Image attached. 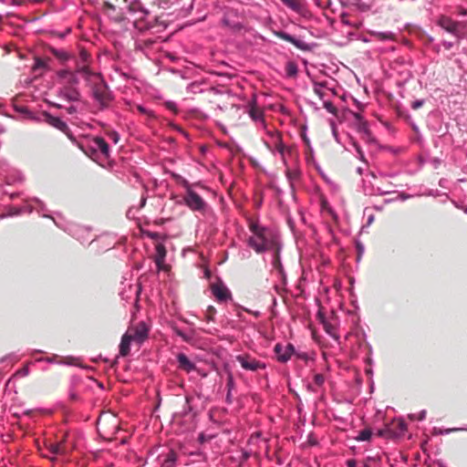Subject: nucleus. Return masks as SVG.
I'll list each match as a JSON object with an SVG mask.
<instances>
[{
    "instance_id": "nucleus-37",
    "label": "nucleus",
    "mask_w": 467,
    "mask_h": 467,
    "mask_svg": "<svg viewBox=\"0 0 467 467\" xmlns=\"http://www.w3.org/2000/svg\"><path fill=\"white\" fill-rule=\"evenodd\" d=\"M313 379H314V383L318 387L323 386V384L325 382V378L322 374H315Z\"/></svg>"
},
{
    "instance_id": "nucleus-53",
    "label": "nucleus",
    "mask_w": 467,
    "mask_h": 467,
    "mask_svg": "<svg viewBox=\"0 0 467 467\" xmlns=\"http://www.w3.org/2000/svg\"><path fill=\"white\" fill-rule=\"evenodd\" d=\"M355 103L357 104L358 109L361 110L363 109L364 106L361 103H359L357 99H355Z\"/></svg>"
},
{
    "instance_id": "nucleus-11",
    "label": "nucleus",
    "mask_w": 467,
    "mask_h": 467,
    "mask_svg": "<svg viewBox=\"0 0 467 467\" xmlns=\"http://www.w3.org/2000/svg\"><path fill=\"white\" fill-rule=\"evenodd\" d=\"M236 360L240 363L241 367L245 370L256 371L258 369H265V364L260 360L253 358L249 356L239 355Z\"/></svg>"
},
{
    "instance_id": "nucleus-48",
    "label": "nucleus",
    "mask_w": 467,
    "mask_h": 467,
    "mask_svg": "<svg viewBox=\"0 0 467 467\" xmlns=\"http://www.w3.org/2000/svg\"><path fill=\"white\" fill-rule=\"evenodd\" d=\"M357 247H358V253H359L358 259L359 260V258H360V256H361V254L363 253V246L358 243V244H357Z\"/></svg>"
},
{
    "instance_id": "nucleus-2",
    "label": "nucleus",
    "mask_w": 467,
    "mask_h": 467,
    "mask_svg": "<svg viewBox=\"0 0 467 467\" xmlns=\"http://www.w3.org/2000/svg\"><path fill=\"white\" fill-rule=\"evenodd\" d=\"M249 230L252 235L247 240V244L257 254L266 251L278 252L281 248L279 235L271 228L263 226L257 222L249 223Z\"/></svg>"
},
{
    "instance_id": "nucleus-18",
    "label": "nucleus",
    "mask_w": 467,
    "mask_h": 467,
    "mask_svg": "<svg viewBox=\"0 0 467 467\" xmlns=\"http://www.w3.org/2000/svg\"><path fill=\"white\" fill-rule=\"evenodd\" d=\"M314 92L318 96L321 100H327L329 94H335L332 88L327 87L325 82H315Z\"/></svg>"
},
{
    "instance_id": "nucleus-55",
    "label": "nucleus",
    "mask_w": 467,
    "mask_h": 467,
    "mask_svg": "<svg viewBox=\"0 0 467 467\" xmlns=\"http://www.w3.org/2000/svg\"><path fill=\"white\" fill-rule=\"evenodd\" d=\"M400 429H401L402 431L406 429V425H405V423H404V422H402V421H401V422L400 423Z\"/></svg>"
},
{
    "instance_id": "nucleus-12",
    "label": "nucleus",
    "mask_w": 467,
    "mask_h": 467,
    "mask_svg": "<svg viewBox=\"0 0 467 467\" xmlns=\"http://www.w3.org/2000/svg\"><path fill=\"white\" fill-rule=\"evenodd\" d=\"M213 295L220 303H225L232 300V293L229 288L222 282L213 284L211 285Z\"/></svg>"
},
{
    "instance_id": "nucleus-22",
    "label": "nucleus",
    "mask_w": 467,
    "mask_h": 467,
    "mask_svg": "<svg viewBox=\"0 0 467 467\" xmlns=\"http://www.w3.org/2000/svg\"><path fill=\"white\" fill-rule=\"evenodd\" d=\"M285 167H286V170H285L286 178H287L291 187H293L294 183L296 182L299 181V179H300V176H301L300 170L296 167L288 168L287 165Z\"/></svg>"
},
{
    "instance_id": "nucleus-3",
    "label": "nucleus",
    "mask_w": 467,
    "mask_h": 467,
    "mask_svg": "<svg viewBox=\"0 0 467 467\" xmlns=\"http://www.w3.org/2000/svg\"><path fill=\"white\" fill-rule=\"evenodd\" d=\"M265 136L263 138L265 147L274 154L278 155L285 166H286V153L290 151L283 140L282 136L276 130H265Z\"/></svg>"
},
{
    "instance_id": "nucleus-7",
    "label": "nucleus",
    "mask_w": 467,
    "mask_h": 467,
    "mask_svg": "<svg viewBox=\"0 0 467 467\" xmlns=\"http://www.w3.org/2000/svg\"><path fill=\"white\" fill-rule=\"evenodd\" d=\"M246 112L258 128L266 130L264 110L257 106L256 97L254 95L252 99L247 103Z\"/></svg>"
},
{
    "instance_id": "nucleus-50",
    "label": "nucleus",
    "mask_w": 467,
    "mask_h": 467,
    "mask_svg": "<svg viewBox=\"0 0 467 467\" xmlns=\"http://www.w3.org/2000/svg\"><path fill=\"white\" fill-rule=\"evenodd\" d=\"M147 198L145 196H142L140 202V208H142L146 203Z\"/></svg>"
},
{
    "instance_id": "nucleus-46",
    "label": "nucleus",
    "mask_w": 467,
    "mask_h": 467,
    "mask_svg": "<svg viewBox=\"0 0 467 467\" xmlns=\"http://www.w3.org/2000/svg\"><path fill=\"white\" fill-rule=\"evenodd\" d=\"M348 467H357V462L354 459H350L347 461Z\"/></svg>"
},
{
    "instance_id": "nucleus-10",
    "label": "nucleus",
    "mask_w": 467,
    "mask_h": 467,
    "mask_svg": "<svg viewBox=\"0 0 467 467\" xmlns=\"http://www.w3.org/2000/svg\"><path fill=\"white\" fill-rule=\"evenodd\" d=\"M130 14L136 15L137 19L143 20L150 15V11L144 6L140 0H124Z\"/></svg>"
},
{
    "instance_id": "nucleus-62",
    "label": "nucleus",
    "mask_w": 467,
    "mask_h": 467,
    "mask_svg": "<svg viewBox=\"0 0 467 467\" xmlns=\"http://www.w3.org/2000/svg\"><path fill=\"white\" fill-rule=\"evenodd\" d=\"M463 430H464V431H467V428H464Z\"/></svg>"
},
{
    "instance_id": "nucleus-14",
    "label": "nucleus",
    "mask_w": 467,
    "mask_h": 467,
    "mask_svg": "<svg viewBox=\"0 0 467 467\" xmlns=\"http://www.w3.org/2000/svg\"><path fill=\"white\" fill-rule=\"evenodd\" d=\"M437 23H438V25L441 28H443L447 32H449V33H451V34H452L454 36H458V34H459V27H460V23L459 22L454 21L450 16H441L439 17Z\"/></svg>"
},
{
    "instance_id": "nucleus-29",
    "label": "nucleus",
    "mask_w": 467,
    "mask_h": 467,
    "mask_svg": "<svg viewBox=\"0 0 467 467\" xmlns=\"http://www.w3.org/2000/svg\"><path fill=\"white\" fill-rule=\"evenodd\" d=\"M284 5L288 6L294 11H299L301 9V0H281Z\"/></svg>"
},
{
    "instance_id": "nucleus-47",
    "label": "nucleus",
    "mask_w": 467,
    "mask_h": 467,
    "mask_svg": "<svg viewBox=\"0 0 467 467\" xmlns=\"http://www.w3.org/2000/svg\"><path fill=\"white\" fill-rule=\"evenodd\" d=\"M110 138L111 140L114 141V143H117L118 140H119V135L118 133L116 132H113L111 135H110Z\"/></svg>"
},
{
    "instance_id": "nucleus-32",
    "label": "nucleus",
    "mask_w": 467,
    "mask_h": 467,
    "mask_svg": "<svg viewBox=\"0 0 467 467\" xmlns=\"http://www.w3.org/2000/svg\"><path fill=\"white\" fill-rule=\"evenodd\" d=\"M323 107L331 114L333 115H337V108L334 106V104L327 99V100H324L323 101Z\"/></svg>"
},
{
    "instance_id": "nucleus-13",
    "label": "nucleus",
    "mask_w": 467,
    "mask_h": 467,
    "mask_svg": "<svg viewBox=\"0 0 467 467\" xmlns=\"http://www.w3.org/2000/svg\"><path fill=\"white\" fill-rule=\"evenodd\" d=\"M295 352V348L292 344H287L286 346H282L281 344H276L275 346V353L278 361L282 363L287 362L293 353Z\"/></svg>"
},
{
    "instance_id": "nucleus-45",
    "label": "nucleus",
    "mask_w": 467,
    "mask_h": 467,
    "mask_svg": "<svg viewBox=\"0 0 467 467\" xmlns=\"http://www.w3.org/2000/svg\"><path fill=\"white\" fill-rule=\"evenodd\" d=\"M458 13L460 16H467V8H464L462 6L458 7Z\"/></svg>"
},
{
    "instance_id": "nucleus-15",
    "label": "nucleus",
    "mask_w": 467,
    "mask_h": 467,
    "mask_svg": "<svg viewBox=\"0 0 467 467\" xmlns=\"http://www.w3.org/2000/svg\"><path fill=\"white\" fill-rule=\"evenodd\" d=\"M90 149L95 153H100L104 157H109V148L106 140L101 137H95L90 141Z\"/></svg>"
},
{
    "instance_id": "nucleus-60",
    "label": "nucleus",
    "mask_w": 467,
    "mask_h": 467,
    "mask_svg": "<svg viewBox=\"0 0 467 467\" xmlns=\"http://www.w3.org/2000/svg\"><path fill=\"white\" fill-rule=\"evenodd\" d=\"M5 214L0 215V218H5Z\"/></svg>"
},
{
    "instance_id": "nucleus-54",
    "label": "nucleus",
    "mask_w": 467,
    "mask_h": 467,
    "mask_svg": "<svg viewBox=\"0 0 467 467\" xmlns=\"http://www.w3.org/2000/svg\"><path fill=\"white\" fill-rule=\"evenodd\" d=\"M357 172L361 175L363 173V169L361 167L357 168Z\"/></svg>"
},
{
    "instance_id": "nucleus-23",
    "label": "nucleus",
    "mask_w": 467,
    "mask_h": 467,
    "mask_svg": "<svg viewBox=\"0 0 467 467\" xmlns=\"http://www.w3.org/2000/svg\"><path fill=\"white\" fill-rule=\"evenodd\" d=\"M51 54L61 62H66L69 59L70 55L68 52L62 48L50 47Z\"/></svg>"
},
{
    "instance_id": "nucleus-6",
    "label": "nucleus",
    "mask_w": 467,
    "mask_h": 467,
    "mask_svg": "<svg viewBox=\"0 0 467 467\" xmlns=\"http://www.w3.org/2000/svg\"><path fill=\"white\" fill-rule=\"evenodd\" d=\"M183 202L190 210L194 212L204 211L206 207L204 200L191 188L188 182H186V193L183 196Z\"/></svg>"
},
{
    "instance_id": "nucleus-1",
    "label": "nucleus",
    "mask_w": 467,
    "mask_h": 467,
    "mask_svg": "<svg viewBox=\"0 0 467 467\" xmlns=\"http://www.w3.org/2000/svg\"><path fill=\"white\" fill-rule=\"evenodd\" d=\"M57 75L58 84L57 96L67 101L79 100L78 76H81L86 80H88L91 76H95L87 66H78L76 71L59 70Z\"/></svg>"
},
{
    "instance_id": "nucleus-26",
    "label": "nucleus",
    "mask_w": 467,
    "mask_h": 467,
    "mask_svg": "<svg viewBox=\"0 0 467 467\" xmlns=\"http://www.w3.org/2000/svg\"><path fill=\"white\" fill-rule=\"evenodd\" d=\"M392 192V184L389 182L388 185H376L373 189L372 194L386 195L391 193Z\"/></svg>"
},
{
    "instance_id": "nucleus-56",
    "label": "nucleus",
    "mask_w": 467,
    "mask_h": 467,
    "mask_svg": "<svg viewBox=\"0 0 467 467\" xmlns=\"http://www.w3.org/2000/svg\"><path fill=\"white\" fill-rule=\"evenodd\" d=\"M167 105H168V107H169L170 109H171V108H173V107L175 106V104H174L173 102H168V104H167Z\"/></svg>"
},
{
    "instance_id": "nucleus-24",
    "label": "nucleus",
    "mask_w": 467,
    "mask_h": 467,
    "mask_svg": "<svg viewBox=\"0 0 467 467\" xmlns=\"http://www.w3.org/2000/svg\"><path fill=\"white\" fill-rule=\"evenodd\" d=\"M47 450L50 455L45 454V456L50 458L51 460L54 459V456L64 453V448L60 443H50L47 446Z\"/></svg>"
},
{
    "instance_id": "nucleus-17",
    "label": "nucleus",
    "mask_w": 467,
    "mask_h": 467,
    "mask_svg": "<svg viewBox=\"0 0 467 467\" xmlns=\"http://www.w3.org/2000/svg\"><path fill=\"white\" fill-rule=\"evenodd\" d=\"M45 120L51 125L52 127L67 133L68 126L67 124L62 120L59 117L52 116L48 113H45Z\"/></svg>"
},
{
    "instance_id": "nucleus-36",
    "label": "nucleus",
    "mask_w": 467,
    "mask_h": 467,
    "mask_svg": "<svg viewBox=\"0 0 467 467\" xmlns=\"http://www.w3.org/2000/svg\"><path fill=\"white\" fill-rule=\"evenodd\" d=\"M353 147L355 148L357 153H358V157L360 161L366 162V160H365V155L360 148V146L357 143V142H353Z\"/></svg>"
},
{
    "instance_id": "nucleus-20",
    "label": "nucleus",
    "mask_w": 467,
    "mask_h": 467,
    "mask_svg": "<svg viewBox=\"0 0 467 467\" xmlns=\"http://www.w3.org/2000/svg\"><path fill=\"white\" fill-rule=\"evenodd\" d=\"M155 252H156L155 258H154L155 264L157 265L158 270H161V269H163L162 265L164 264V260L166 257V248H165L164 244H158L155 247Z\"/></svg>"
},
{
    "instance_id": "nucleus-4",
    "label": "nucleus",
    "mask_w": 467,
    "mask_h": 467,
    "mask_svg": "<svg viewBox=\"0 0 467 467\" xmlns=\"http://www.w3.org/2000/svg\"><path fill=\"white\" fill-rule=\"evenodd\" d=\"M92 97L99 104L100 109H107L112 100V95L103 80H99L92 87Z\"/></svg>"
},
{
    "instance_id": "nucleus-40",
    "label": "nucleus",
    "mask_w": 467,
    "mask_h": 467,
    "mask_svg": "<svg viewBox=\"0 0 467 467\" xmlns=\"http://www.w3.org/2000/svg\"><path fill=\"white\" fill-rule=\"evenodd\" d=\"M252 454H253L252 450L243 449L242 450V459H243V461L248 460L251 457Z\"/></svg>"
},
{
    "instance_id": "nucleus-31",
    "label": "nucleus",
    "mask_w": 467,
    "mask_h": 467,
    "mask_svg": "<svg viewBox=\"0 0 467 467\" xmlns=\"http://www.w3.org/2000/svg\"><path fill=\"white\" fill-rule=\"evenodd\" d=\"M88 58H89V54L88 53V51H86L85 49H81L79 51L78 67V66H87L88 67V66L87 65Z\"/></svg>"
},
{
    "instance_id": "nucleus-19",
    "label": "nucleus",
    "mask_w": 467,
    "mask_h": 467,
    "mask_svg": "<svg viewBox=\"0 0 467 467\" xmlns=\"http://www.w3.org/2000/svg\"><path fill=\"white\" fill-rule=\"evenodd\" d=\"M177 360L179 362V368L188 373L196 369L195 364L190 360L184 353H179L177 355Z\"/></svg>"
},
{
    "instance_id": "nucleus-5",
    "label": "nucleus",
    "mask_w": 467,
    "mask_h": 467,
    "mask_svg": "<svg viewBox=\"0 0 467 467\" xmlns=\"http://www.w3.org/2000/svg\"><path fill=\"white\" fill-rule=\"evenodd\" d=\"M352 118V124L358 132L362 134V139L368 142H373L374 139L368 128V121L364 119L360 112L348 111Z\"/></svg>"
},
{
    "instance_id": "nucleus-44",
    "label": "nucleus",
    "mask_w": 467,
    "mask_h": 467,
    "mask_svg": "<svg viewBox=\"0 0 467 467\" xmlns=\"http://www.w3.org/2000/svg\"><path fill=\"white\" fill-rule=\"evenodd\" d=\"M44 66H45V62L43 60H41L40 58H36L35 60V66H34L35 68L42 67Z\"/></svg>"
},
{
    "instance_id": "nucleus-57",
    "label": "nucleus",
    "mask_w": 467,
    "mask_h": 467,
    "mask_svg": "<svg viewBox=\"0 0 467 467\" xmlns=\"http://www.w3.org/2000/svg\"><path fill=\"white\" fill-rule=\"evenodd\" d=\"M372 221H373V216H370V217L368 218V223H370Z\"/></svg>"
},
{
    "instance_id": "nucleus-52",
    "label": "nucleus",
    "mask_w": 467,
    "mask_h": 467,
    "mask_svg": "<svg viewBox=\"0 0 467 467\" xmlns=\"http://www.w3.org/2000/svg\"><path fill=\"white\" fill-rule=\"evenodd\" d=\"M67 111H68V113L76 112V108H75L74 106H70V107L67 109Z\"/></svg>"
},
{
    "instance_id": "nucleus-58",
    "label": "nucleus",
    "mask_w": 467,
    "mask_h": 467,
    "mask_svg": "<svg viewBox=\"0 0 467 467\" xmlns=\"http://www.w3.org/2000/svg\"><path fill=\"white\" fill-rule=\"evenodd\" d=\"M381 179H385L386 178V175H381L380 176Z\"/></svg>"
},
{
    "instance_id": "nucleus-34",
    "label": "nucleus",
    "mask_w": 467,
    "mask_h": 467,
    "mask_svg": "<svg viewBox=\"0 0 467 467\" xmlns=\"http://www.w3.org/2000/svg\"><path fill=\"white\" fill-rule=\"evenodd\" d=\"M226 386L228 389L227 398H229L231 395V391L234 387V376H233L232 372L228 373Z\"/></svg>"
},
{
    "instance_id": "nucleus-28",
    "label": "nucleus",
    "mask_w": 467,
    "mask_h": 467,
    "mask_svg": "<svg viewBox=\"0 0 467 467\" xmlns=\"http://www.w3.org/2000/svg\"><path fill=\"white\" fill-rule=\"evenodd\" d=\"M74 234L77 236L78 240H80L81 243L89 242L90 238H84V234H89V231L87 228L84 227H78L75 229ZM94 240H91L90 243H92Z\"/></svg>"
},
{
    "instance_id": "nucleus-25",
    "label": "nucleus",
    "mask_w": 467,
    "mask_h": 467,
    "mask_svg": "<svg viewBox=\"0 0 467 467\" xmlns=\"http://www.w3.org/2000/svg\"><path fill=\"white\" fill-rule=\"evenodd\" d=\"M285 70L287 78H295L298 72L297 64L295 61H288L285 65Z\"/></svg>"
},
{
    "instance_id": "nucleus-51",
    "label": "nucleus",
    "mask_w": 467,
    "mask_h": 467,
    "mask_svg": "<svg viewBox=\"0 0 467 467\" xmlns=\"http://www.w3.org/2000/svg\"><path fill=\"white\" fill-rule=\"evenodd\" d=\"M443 46L446 49H450L452 47V43L451 42H443Z\"/></svg>"
},
{
    "instance_id": "nucleus-41",
    "label": "nucleus",
    "mask_w": 467,
    "mask_h": 467,
    "mask_svg": "<svg viewBox=\"0 0 467 467\" xmlns=\"http://www.w3.org/2000/svg\"><path fill=\"white\" fill-rule=\"evenodd\" d=\"M424 104V100L423 99H417L415 101L412 102L411 104V108L413 109H418L419 108H420L422 105Z\"/></svg>"
},
{
    "instance_id": "nucleus-39",
    "label": "nucleus",
    "mask_w": 467,
    "mask_h": 467,
    "mask_svg": "<svg viewBox=\"0 0 467 467\" xmlns=\"http://www.w3.org/2000/svg\"><path fill=\"white\" fill-rule=\"evenodd\" d=\"M260 438H261V432H260V431H257V432L254 433V434L250 437V439H249V441H248V443H249V444H253V443H254L255 441H257Z\"/></svg>"
},
{
    "instance_id": "nucleus-35",
    "label": "nucleus",
    "mask_w": 467,
    "mask_h": 467,
    "mask_svg": "<svg viewBox=\"0 0 467 467\" xmlns=\"http://www.w3.org/2000/svg\"><path fill=\"white\" fill-rule=\"evenodd\" d=\"M329 125H330L332 135H333L334 139L336 140V141L337 143H340L338 133H337V125H336L335 120L334 119H330L329 120Z\"/></svg>"
},
{
    "instance_id": "nucleus-43",
    "label": "nucleus",
    "mask_w": 467,
    "mask_h": 467,
    "mask_svg": "<svg viewBox=\"0 0 467 467\" xmlns=\"http://www.w3.org/2000/svg\"><path fill=\"white\" fill-rule=\"evenodd\" d=\"M28 373H29V369L27 367H25L17 371V374L20 375L21 377H26L28 375Z\"/></svg>"
},
{
    "instance_id": "nucleus-27",
    "label": "nucleus",
    "mask_w": 467,
    "mask_h": 467,
    "mask_svg": "<svg viewBox=\"0 0 467 467\" xmlns=\"http://www.w3.org/2000/svg\"><path fill=\"white\" fill-rule=\"evenodd\" d=\"M176 462L175 452L171 451L165 455V459L161 462V467H174Z\"/></svg>"
},
{
    "instance_id": "nucleus-61",
    "label": "nucleus",
    "mask_w": 467,
    "mask_h": 467,
    "mask_svg": "<svg viewBox=\"0 0 467 467\" xmlns=\"http://www.w3.org/2000/svg\"><path fill=\"white\" fill-rule=\"evenodd\" d=\"M362 467H369L368 464H363Z\"/></svg>"
},
{
    "instance_id": "nucleus-16",
    "label": "nucleus",
    "mask_w": 467,
    "mask_h": 467,
    "mask_svg": "<svg viewBox=\"0 0 467 467\" xmlns=\"http://www.w3.org/2000/svg\"><path fill=\"white\" fill-rule=\"evenodd\" d=\"M275 35L278 37L293 44L295 47H296L297 48H299L301 50H308L309 49V47L306 43H305L301 39L296 38V36H294L285 31L276 32Z\"/></svg>"
},
{
    "instance_id": "nucleus-33",
    "label": "nucleus",
    "mask_w": 467,
    "mask_h": 467,
    "mask_svg": "<svg viewBox=\"0 0 467 467\" xmlns=\"http://www.w3.org/2000/svg\"><path fill=\"white\" fill-rule=\"evenodd\" d=\"M376 35L380 40H392L394 38V33L390 31L378 32Z\"/></svg>"
},
{
    "instance_id": "nucleus-8",
    "label": "nucleus",
    "mask_w": 467,
    "mask_h": 467,
    "mask_svg": "<svg viewBox=\"0 0 467 467\" xmlns=\"http://www.w3.org/2000/svg\"><path fill=\"white\" fill-rule=\"evenodd\" d=\"M97 427L105 435L114 434L118 428V420L114 415H101L98 419Z\"/></svg>"
},
{
    "instance_id": "nucleus-49",
    "label": "nucleus",
    "mask_w": 467,
    "mask_h": 467,
    "mask_svg": "<svg viewBox=\"0 0 467 467\" xmlns=\"http://www.w3.org/2000/svg\"><path fill=\"white\" fill-rule=\"evenodd\" d=\"M326 331L333 337H337L336 335L332 332V328L329 327V326L326 325Z\"/></svg>"
},
{
    "instance_id": "nucleus-21",
    "label": "nucleus",
    "mask_w": 467,
    "mask_h": 467,
    "mask_svg": "<svg viewBox=\"0 0 467 467\" xmlns=\"http://www.w3.org/2000/svg\"><path fill=\"white\" fill-rule=\"evenodd\" d=\"M131 338L130 334H127V332L122 336L121 341L119 344V355L122 357H126L130 350V343Z\"/></svg>"
},
{
    "instance_id": "nucleus-30",
    "label": "nucleus",
    "mask_w": 467,
    "mask_h": 467,
    "mask_svg": "<svg viewBox=\"0 0 467 467\" xmlns=\"http://www.w3.org/2000/svg\"><path fill=\"white\" fill-rule=\"evenodd\" d=\"M372 432L369 429H364L361 431H359L358 435L357 436L356 440L358 441H369L371 438Z\"/></svg>"
},
{
    "instance_id": "nucleus-38",
    "label": "nucleus",
    "mask_w": 467,
    "mask_h": 467,
    "mask_svg": "<svg viewBox=\"0 0 467 467\" xmlns=\"http://www.w3.org/2000/svg\"><path fill=\"white\" fill-rule=\"evenodd\" d=\"M137 109L141 113V114H145V115H148L150 117H152L153 116V112L148 109H146L145 107H143L142 105H138L137 106Z\"/></svg>"
},
{
    "instance_id": "nucleus-59",
    "label": "nucleus",
    "mask_w": 467,
    "mask_h": 467,
    "mask_svg": "<svg viewBox=\"0 0 467 467\" xmlns=\"http://www.w3.org/2000/svg\"><path fill=\"white\" fill-rule=\"evenodd\" d=\"M325 204H326V202H325V201H323V202H322V206L324 207V206H325Z\"/></svg>"
},
{
    "instance_id": "nucleus-42",
    "label": "nucleus",
    "mask_w": 467,
    "mask_h": 467,
    "mask_svg": "<svg viewBox=\"0 0 467 467\" xmlns=\"http://www.w3.org/2000/svg\"><path fill=\"white\" fill-rule=\"evenodd\" d=\"M426 417V410H421L420 413H419V416L416 417L415 415H410V419H417L418 420H423Z\"/></svg>"
},
{
    "instance_id": "nucleus-9",
    "label": "nucleus",
    "mask_w": 467,
    "mask_h": 467,
    "mask_svg": "<svg viewBox=\"0 0 467 467\" xmlns=\"http://www.w3.org/2000/svg\"><path fill=\"white\" fill-rule=\"evenodd\" d=\"M132 341L141 345L149 336V328L144 322L139 323L137 326L130 327L127 330Z\"/></svg>"
}]
</instances>
